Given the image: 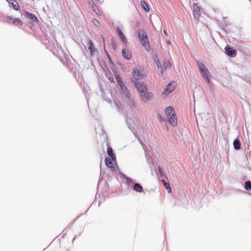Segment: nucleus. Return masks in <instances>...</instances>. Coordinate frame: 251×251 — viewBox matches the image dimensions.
I'll use <instances>...</instances> for the list:
<instances>
[{"label":"nucleus","mask_w":251,"mask_h":251,"mask_svg":"<svg viewBox=\"0 0 251 251\" xmlns=\"http://www.w3.org/2000/svg\"><path fill=\"white\" fill-rule=\"evenodd\" d=\"M165 113L169 122L173 126H176L177 119L175 111L172 106H169L165 109Z\"/></svg>","instance_id":"nucleus-1"},{"label":"nucleus","mask_w":251,"mask_h":251,"mask_svg":"<svg viewBox=\"0 0 251 251\" xmlns=\"http://www.w3.org/2000/svg\"><path fill=\"white\" fill-rule=\"evenodd\" d=\"M138 36L140 41L147 50H150V44L147 34L144 30H140L138 31Z\"/></svg>","instance_id":"nucleus-2"},{"label":"nucleus","mask_w":251,"mask_h":251,"mask_svg":"<svg viewBox=\"0 0 251 251\" xmlns=\"http://www.w3.org/2000/svg\"><path fill=\"white\" fill-rule=\"evenodd\" d=\"M198 65L200 69V73L202 74V76L205 77V79L209 83V72L208 70L205 68L204 64L201 62H198Z\"/></svg>","instance_id":"nucleus-3"},{"label":"nucleus","mask_w":251,"mask_h":251,"mask_svg":"<svg viewBox=\"0 0 251 251\" xmlns=\"http://www.w3.org/2000/svg\"><path fill=\"white\" fill-rule=\"evenodd\" d=\"M6 21L8 23H12L15 25H22L23 22L19 18H14L11 16H7L6 17Z\"/></svg>","instance_id":"nucleus-4"},{"label":"nucleus","mask_w":251,"mask_h":251,"mask_svg":"<svg viewBox=\"0 0 251 251\" xmlns=\"http://www.w3.org/2000/svg\"><path fill=\"white\" fill-rule=\"evenodd\" d=\"M134 84L137 89L139 92L140 95H143V94L147 91V88L146 86L141 82H136L135 81Z\"/></svg>","instance_id":"nucleus-5"},{"label":"nucleus","mask_w":251,"mask_h":251,"mask_svg":"<svg viewBox=\"0 0 251 251\" xmlns=\"http://www.w3.org/2000/svg\"><path fill=\"white\" fill-rule=\"evenodd\" d=\"M132 74L133 77L136 80L142 79L144 77V74L141 73L139 70L136 69H134L133 70V71H132Z\"/></svg>","instance_id":"nucleus-6"},{"label":"nucleus","mask_w":251,"mask_h":251,"mask_svg":"<svg viewBox=\"0 0 251 251\" xmlns=\"http://www.w3.org/2000/svg\"><path fill=\"white\" fill-rule=\"evenodd\" d=\"M175 86L172 85V83H170L164 89L162 94L163 95H167L173 92Z\"/></svg>","instance_id":"nucleus-7"},{"label":"nucleus","mask_w":251,"mask_h":251,"mask_svg":"<svg viewBox=\"0 0 251 251\" xmlns=\"http://www.w3.org/2000/svg\"><path fill=\"white\" fill-rule=\"evenodd\" d=\"M120 87V90L128 98V90L123 82L118 83Z\"/></svg>","instance_id":"nucleus-8"},{"label":"nucleus","mask_w":251,"mask_h":251,"mask_svg":"<svg viewBox=\"0 0 251 251\" xmlns=\"http://www.w3.org/2000/svg\"><path fill=\"white\" fill-rule=\"evenodd\" d=\"M117 32L119 35V36L120 37L121 40H122L123 42L124 43H127V40L126 39V37L123 32H122V30L119 27H117L116 28Z\"/></svg>","instance_id":"nucleus-9"},{"label":"nucleus","mask_w":251,"mask_h":251,"mask_svg":"<svg viewBox=\"0 0 251 251\" xmlns=\"http://www.w3.org/2000/svg\"><path fill=\"white\" fill-rule=\"evenodd\" d=\"M226 54L229 56H235L236 55V50L230 47H226Z\"/></svg>","instance_id":"nucleus-10"},{"label":"nucleus","mask_w":251,"mask_h":251,"mask_svg":"<svg viewBox=\"0 0 251 251\" xmlns=\"http://www.w3.org/2000/svg\"><path fill=\"white\" fill-rule=\"evenodd\" d=\"M122 55L127 60L130 59L132 57L131 53L126 49L122 50Z\"/></svg>","instance_id":"nucleus-11"},{"label":"nucleus","mask_w":251,"mask_h":251,"mask_svg":"<svg viewBox=\"0 0 251 251\" xmlns=\"http://www.w3.org/2000/svg\"><path fill=\"white\" fill-rule=\"evenodd\" d=\"M143 99H146L147 100H150L153 97V95L151 92H149L147 91L145 92L143 95H140Z\"/></svg>","instance_id":"nucleus-12"},{"label":"nucleus","mask_w":251,"mask_h":251,"mask_svg":"<svg viewBox=\"0 0 251 251\" xmlns=\"http://www.w3.org/2000/svg\"><path fill=\"white\" fill-rule=\"evenodd\" d=\"M88 49L90 51V54L92 56L96 51V49L94 48L93 42L91 40H89L88 43Z\"/></svg>","instance_id":"nucleus-13"},{"label":"nucleus","mask_w":251,"mask_h":251,"mask_svg":"<svg viewBox=\"0 0 251 251\" xmlns=\"http://www.w3.org/2000/svg\"><path fill=\"white\" fill-rule=\"evenodd\" d=\"M10 3H11L13 8L16 10H18L20 9V5L18 2L16 0H7Z\"/></svg>","instance_id":"nucleus-14"},{"label":"nucleus","mask_w":251,"mask_h":251,"mask_svg":"<svg viewBox=\"0 0 251 251\" xmlns=\"http://www.w3.org/2000/svg\"><path fill=\"white\" fill-rule=\"evenodd\" d=\"M113 159L112 158H108L106 157L105 159V163L106 166L109 168H114L113 164L112 163Z\"/></svg>","instance_id":"nucleus-15"},{"label":"nucleus","mask_w":251,"mask_h":251,"mask_svg":"<svg viewBox=\"0 0 251 251\" xmlns=\"http://www.w3.org/2000/svg\"><path fill=\"white\" fill-rule=\"evenodd\" d=\"M25 13L26 16L31 21H32L33 22H35V21H37V17L33 14L30 13L28 12V11H25Z\"/></svg>","instance_id":"nucleus-16"},{"label":"nucleus","mask_w":251,"mask_h":251,"mask_svg":"<svg viewBox=\"0 0 251 251\" xmlns=\"http://www.w3.org/2000/svg\"><path fill=\"white\" fill-rule=\"evenodd\" d=\"M133 189L138 192H142L143 189L142 186L139 183H135L133 186Z\"/></svg>","instance_id":"nucleus-17"},{"label":"nucleus","mask_w":251,"mask_h":251,"mask_svg":"<svg viewBox=\"0 0 251 251\" xmlns=\"http://www.w3.org/2000/svg\"><path fill=\"white\" fill-rule=\"evenodd\" d=\"M107 152L109 156H110L113 160L116 159L115 154L113 152V150L111 147H108L107 149Z\"/></svg>","instance_id":"nucleus-18"},{"label":"nucleus","mask_w":251,"mask_h":251,"mask_svg":"<svg viewBox=\"0 0 251 251\" xmlns=\"http://www.w3.org/2000/svg\"><path fill=\"white\" fill-rule=\"evenodd\" d=\"M233 146L236 150H239L240 149L241 144L238 139L236 138L234 140Z\"/></svg>","instance_id":"nucleus-19"},{"label":"nucleus","mask_w":251,"mask_h":251,"mask_svg":"<svg viewBox=\"0 0 251 251\" xmlns=\"http://www.w3.org/2000/svg\"><path fill=\"white\" fill-rule=\"evenodd\" d=\"M141 5L142 7L145 10L146 12H149L150 10L149 7L147 4V3L144 0H141L140 2Z\"/></svg>","instance_id":"nucleus-20"},{"label":"nucleus","mask_w":251,"mask_h":251,"mask_svg":"<svg viewBox=\"0 0 251 251\" xmlns=\"http://www.w3.org/2000/svg\"><path fill=\"white\" fill-rule=\"evenodd\" d=\"M91 6H92L93 11L96 14H97L98 15L100 14V10L97 8V6L93 2L92 3Z\"/></svg>","instance_id":"nucleus-21"},{"label":"nucleus","mask_w":251,"mask_h":251,"mask_svg":"<svg viewBox=\"0 0 251 251\" xmlns=\"http://www.w3.org/2000/svg\"><path fill=\"white\" fill-rule=\"evenodd\" d=\"M162 181L163 183L164 187L168 190V193H170L171 192V188L170 187V184L168 182H166L164 180H162Z\"/></svg>","instance_id":"nucleus-22"},{"label":"nucleus","mask_w":251,"mask_h":251,"mask_svg":"<svg viewBox=\"0 0 251 251\" xmlns=\"http://www.w3.org/2000/svg\"><path fill=\"white\" fill-rule=\"evenodd\" d=\"M245 189L248 191L251 190V182L250 181H246L245 183Z\"/></svg>","instance_id":"nucleus-23"},{"label":"nucleus","mask_w":251,"mask_h":251,"mask_svg":"<svg viewBox=\"0 0 251 251\" xmlns=\"http://www.w3.org/2000/svg\"><path fill=\"white\" fill-rule=\"evenodd\" d=\"M163 66L165 69L170 68L172 66V64L170 61H167L164 63Z\"/></svg>","instance_id":"nucleus-24"},{"label":"nucleus","mask_w":251,"mask_h":251,"mask_svg":"<svg viewBox=\"0 0 251 251\" xmlns=\"http://www.w3.org/2000/svg\"><path fill=\"white\" fill-rule=\"evenodd\" d=\"M92 23L97 27H99L100 26V22L96 19H92Z\"/></svg>","instance_id":"nucleus-25"},{"label":"nucleus","mask_w":251,"mask_h":251,"mask_svg":"<svg viewBox=\"0 0 251 251\" xmlns=\"http://www.w3.org/2000/svg\"><path fill=\"white\" fill-rule=\"evenodd\" d=\"M155 62H156V64L157 67L158 68H161L160 71H161V73L162 74L163 72V68L161 67V64H160V62H159V60H155Z\"/></svg>","instance_id":"nucleus-26"},{"label":"nucleus","mask_w":251,"mask_h":251,"mask_svg":"<svg viewBox=\"0 0 251 251\" xmlns=\"http://www.w3.org/2000/svg\"><path fill=\"white\" fill-rule=\"evenodd\" d=\"M115 77H116V80H117L118 83L123 82L120 77V76L118 74L116 75Z\"/></svg>","instance_id":"nucleus-27"},{"label":"nucleus","mask_w":251,"mask_h":251,"mask_svg":"<svg viewBox=\"0 0 251 251\" xmlns=\"http://www.w3.org/2000/svg\"><path fill=\"white\" fill-rule=\"evenodd\" d=\"M193 15L195 17H196V15L198 16V17H199V15H200V12L199 11H198V12H196L195 10L194 11V13H193Z\"/></svg>","instance_id":"nucleus-28"},{"label":"nucleus","mask_w":251,"mask_h":251,"mask_svg":"<svg viewBox=\"0 0 251 251\" xmlns=\"http://www.w3.org/2000/svg\"><path fill=\"white\" fill-rule=\"evenodd\" d=\"M112 46L113 47H114V48H115V47H116V44H115V43L114 41H113L112 42Z\"/></svg>","instance_id":"nucleus-29"},{"label":"nucleus","mask_w":251,"mask_h":251,"mask_svg":"<svg viewBox=\"0 0 251 251\" xmlns=\"http://www.w3.org/2000/svg\"><path fill=\"white\" fill-rule=\"evenodd\" d=\"M109 80H110V82H113L114 81L113 79L111 78L110 77L109 78Z\"/></svg>","instance_id":"nucleus-30"},{"label":"nucleus","mask_w":251,"mask_h":251,"mask_svg":"<svg viewBox=\"0 0 251 251\" xmlns=\"http://www.w3.org/2000/svg\"><path fill=\"white\" fill-rule=\"evenodd\" d=\"M158 170H159V173L161 174L162 173V170L159 168L158 169Z\"/></svg>","instance_id":"nucleus-31"},{"label":"nucleus","mask_w":251,"mask_h":251,"mask_svg":"<svg viewBox=\"0 0 251 251\" xmlns=\"http://www.w3.org/2000/svg\"><path fill=\"white\" fill-rule=\"evenodd\" d=\"M164 33L166 35H167V32L165 30H164Z\"/></svg>","instance_id":"nucleus-32"},{"label":"nucleus","mask_w":251,"mask_h":251,"mask_svg":"<svg viewBox=\"0 0 251 251\" xmlns=\"http://www.w3.org/2000/svg\"><path fill=\"white\" fill-rule=\"evenodd\" d=\"M168 44H170V41H168Z\"/></svg>","instance_id":"nucleus-33"}]
</instances>
